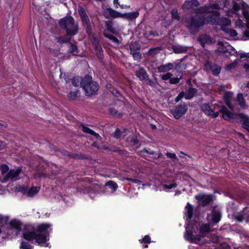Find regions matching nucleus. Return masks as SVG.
Wrapping results in <instances>:
<instances>
[{"label":"nucleus","instance_id":"obj_1","mask_svg":"<svg viewBox=\"0 0 249 249\" xmlns=\"http://www.w3.org/2000/svg\"><path fill=\"white\" fill-rule=\"evenodd\" d=\"M51 225L42 223L38 225L36 229L32 226H26L23 230V237L26 240L31 241L35 239L39 245L47 247L48 244L46 242L49 240V233L47 231Z\"/></svg>","mask_w":249,"mask_h":249},{"label":"nucleus","instance_id":"obj_2","mask_svg":"<svg viewBox=\"0 0 249 249\" xmlns=\"http://www.w3.org/2000/svg\"><path fill=\"white\" fill-rule=\"evenodd\" d=\"M221 6L217 3L210 4L202 8V11L205 13L209 14L207 17L204 15L206 23L228 26L230 24V21L227 18L220 17V14L217 10L220 9Z\"/></svg>","mask_w":249,"mask_h":249},{"label":"nucleus","instance_id":"obj_3","mask_svg":"<svg viewBox=\"0 0 249 249\" xmlns=\"http://www.w3.org/2000/svg\"><path fill=\"white\" fill-rule=\"evenodd\" d=\"M205 24L204 15L201 14H196L192 16L185 21V26L191 34L197 33Z\"/></svg>","mask_w":249,"mask_h":249},{"label":"nucleus","instance_id":"obj_4","mask_svg":"<svg viewBox=\"0 0 249 249\" xmlns=\"http://www.w3.org/2000/svg\"><path fill=\"white\" fill-rule=\"evenodd\" d=\"M59 24L62 29L65 30L68 36H73L78 32V24L75 22L71 16L61 18L59 21Z\"/></svg>","mask_w":249,"mask_h":249},{"label":"nucleus","instance_id":"obj_5","mask_svg":"<svg viewBox=\"0 0 249 249\" xmlns=\"http://www.w3.org/2000/svg\"><path fill=\"white\" fill-rule=\"evenodd\" d=\"M81 86L84 89L86 95L89 96L95 94L99 88L98 84L92 80L90 75L85 76L81 83Z\"/></svg>","mask_w":249,"mask_h":249},{"label":"nucleus","instance_id":"obj_6","mask_svg":"<svg viewBox=\"0 0 249 249\" xmlns=\"http://www.w3.org/2000/svg\"><path fill=\"white\" fill-rule=\"evenodd\" d=\"M233 9L234 11V14L236 16L240 15L239 11L241 9L243 16L247 22V27L248 30L244 32V35L249 38V6L244 3L241 5L240 3L234 2Z\"/></svg>","mask_w":249,"mask_h":249},{"label":"nucleus","instance_id":"obj_7","mask_svg":"<svg viewBox=\"0 0 249 249\" xmlns=\"http://www.w3.org/2000/svg\"><path fill=\"white\" fill-rule=\"evenodd\" d=\"M105 26L107 30L103 32L104 36L111 40L113 42L119 44V40L107 32V31H109L113 34H117L118 33L117 27L115 26L114 23L112 20L106 21L105 22Z\"/></svg>","mask_w":249,"mask_h":249},{"label":"nucleus","instance_id":"obj_8","mask_svg":"<svg viewBox=\"0 0 249 249\" xmlns=\"http://www.w3.org/2000/svg\"><path fill=\"white\" fill-rule=\"evenodd\" d=\"M188 107L187 105L185 103H183L176 106L175 108L171 110L170 111L175 119H179L186 113Z\"/></svg>","mask_w":249,"mask_h":249},{"label":"nucleus","instance_id":"obj_9","mask_svg":"<svg viewBox=\"0 0 249 249\" xmlns=\"http://www.w3.org/2000/svg\"><path fill=\"white\" fill-rule=\"evenodd\" d=\"M21 172V168H18L16 170L11 169L7 173L3 178L1 180V182H5L8 180L16 181L18 179V177Z\"/></svg>","mask_w":249,"mask_h":249},{"label":"nucleus","instance_id":"obj_10","mask_svg":"<svg viewBox=\"0 0 249 249\" xmlns=\"http://www.w3.org/2000/svg\"><path fill=\"white\" fill-rule=\"evenodd\" d=\"M204 69L207 72L212 71L214 75H218L221 71V68L218 65L207 61L204 65Z\"/></svg>","mask_w":249,"mask_h":249},{"label":"nucleus","instance_id":"obj_11","mask_svg":"<svg viewBox=\"0 0 249 249\" xmlns=\"http://www.w3.org/2000/svg\"><path fill=\"white\" fill-rule=\"evenodd\" d=\"M140 46L136 42H131L130 44V52L134 59L139 60L141 58L142 54L140 52Z\"/></svg>","mask_w":249,"mask_h":249},{"label":"nucleus","instance_id":"obj_12","mask_svg":"<svg viewBox=\"0 0 249 249\" xmlns=\"http://www.w3.org/2000/svg\"><path fill=\"white\" fill-rule=\"evenodd\" d=\"M195 198L198 201H201V205L203 206L210 204L213 200L212 195L199 194L196 196Z\"/></svg>","mask_w":249,"mask_h":249},{"label":"nucleus","instance_id":"obj_13","mask_svg":"<svg viewBox=\"0 0 249 249\" xmlns=\"http://www.w3.org/2000/svg\"><path fill=\"white\" fill-rule=\"evenodd\" d=\"M202 111L206 115L216 118L219 115L218 112H214L210 107L208 104H203L200 107Z\"/></svg>","mask_w":249,"mask_h":249},{"label":"nucleus","instance_id":"obj_14","mask_svg":"<svg viewBox=\"0 0 249 249\" xmlns=\"http://www.w3.org/2000/svg\"><path fill=\"white\" fill-rule=\"evenodd\" d=\"M219 112L222 113L223 117L225 120H231L236 118L237 114L231 113L226 107L222 106L219 109Z\"/></svg>","mask_w":249,"mask_h":249},{"label":"nucleus","instance_id":"obj_15","mask_svg":"<svg viewBox=\"0 0 249 249\" xmlns=\"http://www.w3.org/2000/svg\"><path fill=\"white\" fill-rule=\"evenodd\" d=\"M136 76L140 81L144 82L149 76L145 69L142 67L140 68L138 70L135 72Z\"/></svg>","mask_w":249,"mask_h":249},{"label":"nucleus","instance_id":"obj_16","mask_svg":"<svg viewBox=\"0 0 249 249\" xmlns=\"http://www.w3.org/2000/svg\"><path fill=\"white\" fill-rule=\"evenodd\" d=\"M81 20L86 33L88 35H91L92 33V25L89 18H85Z\"/></svg>","mask_w":249,"mask_h":249},{"label":"nucleus","instance_id":"obj_17","mask_svg":"<svg viewBox=\"0 0 249 249\" xmlns=\"http://www.w3.org/2000/svg\"><path fill=\"white\" fill-rule=\"evenodd\" d=\"M233 93L231 91L226 92L224 95V99L227 106L231 109H233L234 106L231 104Z\"/></svg>","mask_w":249,"mask_h":249},{"label":"nucleus","instance_id":"obj_18","mask_svg":"<svg viewBox=\"0 0 249 249\" xmlns=\"http://www.w3.org/2000/svg\"><path fill=\"white\" fill-rule=\"evenodd\" d=\"M237 116L241 119L242 127L245 129L249 128V116L244 113H238Z\"/></svg>","mask_w":249,"mask_h":249},{"label":"nucleus","instance_id":"obj_19","mask_svg":"<svg viewBox=\"0 0 249 249\" xmlns=\"http://www.w3.org/2000/svg\"><path fill=\"white\" fill-rule=\"evenodd\" d=\"M104 15L106 18H109L110 17L118 18L122 16L120 13L111 8L106 9L104 12Z\"/></svg>","mask_w":249,"mask_h":249},{"label":"nucleus","instance_id":"obj_20","mask_svg":"<svg viewBox=\"0 0 249 249\" xmlns=\"http://www.w3.org/2000/svg\"><path fill=\"white\" fill-rule=\"evenodd\" d=\"M126 141L135 149H137L141 145L140 141L133 135L127 137Z\"/></svg>","mask_w":249,"mask_h":249},{"label":"nucleus","instance_id":"obj_21","mask_svg":"<svg viewBox=\"0 0 249 249\" xmlns=\"http://www.w3.org/2000/svg\"><path fill=\"white\" fill-rule=\"evenodd\" d=\"M57 175V171L55 169H52V175H50L49 173H46V172H38L36 174V175L39 178H53V177L56 176Z\"/></svg>","mask_w":249,"mask_h":249},{"label":"nucleus","instance_id":"obj_22","mask_svg":"<svg viewBox=\"0 0 249 249\" xmlns=\"http://www.w3.org/2000/svg\"><path fill=\"white\" fill-rule=\"evenodd\" d=\"M10 227L15 229L17 232L20 231L22 229V223L19 220H12L9 223Z\"/></svg>","mask_w":249,"mask_h":249},{"label":"nucleus","instance_id":"obj_23","mask_svg":"<svg viewBox=\"0 0 249 249\" xmlns=\"http://www.w3.org/2000/svg\"><path fill=\"white\" fill-rule=\"evenodd\" d=\"M173 68L174 64L171 63H168L159 66L157 69L160 72H164L171 70Z\"/></svg>","mask_w":249,"mask_h":249},{"label":"nucleus","instance_id":"obj_24","mask_svg":"<svg viewBox=\"0 0 249 249\" xmlns=\"http://www.w3.org/2000/svg\"><path fill=\"white\" fill-rule=\"evenodd\" d=\"M212 221L214 223H217L221 219V214L219 211L213 209L211 213Z\"/></svg>","mask_w":249,"mask_h":249},{"label":"nucleus","instance_id":"obj_25","mask_svg":"<svg viewBox=\"0 0 249 249\" xmlns=\"http://www.w3.org/2000/svg\"><path fill=\"white\" fill-rule=\"evenodd\" d=\"M201 45L204 48L205 44H211L213 43L212 38L208 35L202 36L199 39Z\"/></svg>","mask_w":249,"mask_h":249},{"label":"nucleus","instance_id":"obj_26","mask_svg":"<svg viewBox=\"0 0 249 249\" xmlns=\"http://www.w3.org/2000/svg\"><path fill=\"white\" fill-rule=\"evenodd\" d=\"M237 101L240 107L243 109H247L248 107L243 97V94L240 93L237 94Z\"/></svg>","mask_w":249,"mask_h":249},{"label":"nucleus","instance_id":"obj_27","mask_svg":"<svg viewBox=\"0 0 249 249\" xmlns=\"http://www.w3.org/2000/svg\"><path fill=\"white\" fill-rule=\"evenodd\" d=\"M198 2L196 0H191L190 1H185L183 5V9H193L194 6H196L198 5Z\"/></svg>","mask_w":249,"mask_h":249},{"label":"nucleus","instance_id":"obj_28","mask_svg":"<svg viewBox=\"0 0 249 249\" xmlns=\"http://www.w3.org/2000/svg\"><path fill=\"white\" fill-rule=\"evenodd\" d=\"M172 49L173 52L176 53H186L188 50L187 47L182 46L179 45L173 46Z\"/></svg>","mask_w":249,"mask_h":249},{"label":"nucleus","instance_id":"obj_29","mask_svg":"<svg viewBox=\"0 0 249 249\" xmlns=\"http://www.w3.org/2000/svg\"><path fill=\"white\" fill-rule=\"evenodd\" d=\"M247 208L244 209V210L241 212L235 213L233 214V217L235 220L239 222H242L244 220L246 215V210Z\"/></svg>","mask_w":249,"mask_h":249},{"label":"nucleus","instance_id":"obj_30","mask_svg":"<svg viewBox=\"0 0 249 249\" xmlns=\"http://www.w3.org/2000/svg\"><path fill=\"white\" fill-rule=\"evenodd\" d=\"M197 90L196 88H190L185 93V98L186 100L192 99L196 93Z\"/></svg>","mask_w":249,"mask_h":249},{"label":"nucleus","instance_id":"obj_31","mask_svg":"<svg viewBox=\"0 0 249 249\" xmlns=\"http://www.w3.org/2000/svg\"><path fill=\"white\" fill-rule=\"evenodd\" d=\"M81 127H82V130L84 133L90 134V135L93 136L94 137H95L96 139L100 138V135L98 133H96L95 132H94L93 130H91L89 128L86 126H84L83 124H81Z\"/></svg>","mask_w":249,"mask_h":249},{"label":"nucleus","instance_id":"obj_32","mask_svg":"<svg viewBox=\"0 0 249 249\" xmlns=\"http://www.w3.org/2000/svg\"><path fill=\"white\" fill-rule=\"evenodd\" d=\"M139 15L138 11H135L124 14L123 16L127 19L132 20L135 19Z\"/></svg>","mask_w":249,"mask_h":249},{"label":"nucleus","instance_id":"obj_33","mask_svg":"<svg viewBox=\"0 0 249 249\" xmlns=\"http://www.w3.org/2000/svg\"><path fill=\"white\" fill-rule=\"evenodd\" d=\"M64 155L69 156L70 158H73L75 159H87L86 155H83L82 154H68L67 151L64 152Z\"/></svg>","mask_w":249,"mask_h":249},{"label":"nucleus","instance_id":"obj_34","mask_svg":"<svg viewBox=\"0 0 249 249\" xmlns=\"http://www.w3.org/2000/svg\"><path fill=\"white\" fill-rule=\"evenodd\" d=\"M211 226L209 223L202 224L199 228V231L201 233L204 234L208 233L210 231Z\"/></svg>","mask_w":249,"mask_h":249},{"label":"nucleus","instance_id":"obj_35","mask_svg":"<svg viewBox=\"0 0 249 249\" xmlns=\"http://www.w3.org/2000/svg\"><path fill=\"white\" fill-rule=\"evenodd\" d=\"M113 136L116 139H123L125 136L124 132H122L119 128H117L113 134Z\"/></svg>","mask_w":249,"mask_h":249},{"label":"nucleus","instance_id":"obj_36","mask_svg":"<svg viewBox=\"0 0 249 249\" xmlns=\"http://www.w3.org/2000/svg\"><path fill=\"white\" fill-rule=\"evenodd\" d=\"M40 188L38 187H33L30 189H28L27 196L32 197L36 195L39 191Z\"/></svg>","mask_w":249,"mask_h":249},{"label":"nucleus","instance_id":"obj_37","mask_svg":"<svg viewBox=\"0 0 249 249\" xmlns=\"http://www.w3.org/2000/svg\"><path fill=\"white\" fill-rule=\"evenodd\" d=\"M188 219H191L193 217V206L189 203H187L185 207Z\"/></svg>","mask_w":249,"mask_h":249},{"label":"nucleus","instance_id":"obj_38","mask_svg":"<svg viewBox=\"0 0 249 249\" xmlns=\"http://www.w3.org/2000/svg\"><path fill=\"white\" fill-rule=\"evenodd\" d=\"M71 36H68L66 34V35L61 36V37H58L56 38V39L57 40V42H59L60 43H65L67 42H70L69 41L71 40Z\"/></svg>","mask_w":249,"mask_h":249},{"label":"nucleus","instance_id":"obj_39","mask_svg":"<svg viewBox=\"0 0 249 249\" xmlns=\"http://www.w3.org/2000/svg\"><path fill=\"white\" fill-rule=\"evenodd\" d=\"M69 50L68 52L70 53H72L73 54H75V53H77L78 48L75 44H73L71 42H69Z\"/></svg>","mask_w":249,"mask_h":249},{"label":"nucleus","instance_id":"obj_40","mask_svg":"<svg viewBox=\"0 0 249 249\" xmlns=\"http://www.w3.org/2000/svg\"><path fill=\"white\" fill-rule=\"evenodd\" d=\"M105 186L109 187L114 192L116 191L118 187L117 184L112 180L107 182Z\"/></svg>","mask_w":249,"mask_h":249},{"label":"nucleus","instance_id":"obj_41","mask_svg":"<svg viewBox=\"0 0 249 249\" xmlns=\"http://www.w3.org/2000/svg\"><path fill=\"white\" fill-rule=\"evenodd\" d=\"M78 12L80 16L81 20L85 18L89 17L87 14L85 10L81 6H79L78 8Z\"/></svg>","mask_w":249,"mask_h":249},{"label":"nucleus","instance_id":"obj_42","mask_svg":"<svg viewBox=\"0 0 249 249\" xmlns=\"http://www.w3.org/2000/svg\"><path fill=\"white\" fill-rule=\"evenodd\" d=\"M140 154H142V153H146L147 154H149V155H151L152 157L156 158L157 156V153L154 151L151 150L150 149L147 148H144L142 150L140 151L139 152Z\"/></svg>","mask_w":249,"mask_h":249},{"label":"nucleus","instance_id":"obj_43","mask_svg":"<svg viewBox=\"0 0 249 249\" xmlns=\"http://www.w3.org/2000/svg\"><path fill=\"white\" fill-rule=\"evenodd\" d=\"M175 64L176 65L175 68L178 71H181L186 68V65L184 63L180 62L178 63H175Z\"/></svg>","mask_w":249,"mask_h":249},{"label":"nucleus","instance_id":"obj_44","mask_svg":"<svg viewBox=\"0 0 249 249\" xmlns=\"http://www.w3.org/2000/svg\"><path fill=\"white\" fill-rule=\"evenodd\" d=\"M171 14L172 15V17L174 19H177V20H179L180 17L178 15V10L176 9H173L171 10Z\"/></svg>","mask_w":249,"mask_h":249},{"label":"nucleus","instance_id":"obj_45","mask_svg":"<svg viewBox=\"0 0 249 249\" xmlns=\"http://www.w3.org/2000/svg\"><path fill=\"white\" fill-rule=\"evenodd\" d=\"M81 80L79 77H73L71 79V82L72 85L75 87H78L79 85H81Z\"/></svg>","mask_w":249,"mask_h":249},{"label":"nucleus","instance_id":"obj_46","mask_svg":"<svg viewBox=\"0 0 249 249\" xmlns=\"http://www.w3.org/2000/svg\"><path fill=\"white\" fill-rule=\"evenodd\" d=\"M20 249H32V246L28 242H22L20 245Z\"/></svg>","mask_w":249,"mask_h":249},{"label":"nucleus","instance_id":"obj_47","mask_svg":"<svg viewBox=\"0 0 249 249\" xmlns=\"http://www.w3.org/2000/svg\"><path fill=\"white\" fill-rule=\"evenodd\" d=\"M160 50V47L151 48L149 49L148 53L150 55H154L159 53Z\"/></svg>","mask_w":249,"mask_h":249},{"label":"nucleus","instance_id":"obj_48","mask_svg":"<svg viewBox=\"0 0 249 249\" xmlns=\"http://www.w3.org/2000/svg\"><path fill=\"white\" fill-rule=\"evenodd\" d=\"M194 236V235H193L191 232L186 230V233L185 234V237L186 240L191 242L193 239Z\"/></svg>","mask_w":249,"mask_h":249},{"label":"nucleus","instance_id":"obj_49","mask_svg":"<svg viewBox=\"0 0 249 249\" xmlns=\"http://www.w3.org/2000/svg\"><path fill=\"white\" fill-rule=\"evenodd\" d=\"M173 76V74L170 72H167L166 74H163L161 76V78L163 81H167L169 80L170 81L171 77Z\"/></svg>","mask_w":249,"mask_h":249},{"label":"nucleus","instance_id":"obj_50","mask_svg":"<svg viewBox=\"0 0 249 249\" xmlns=\"http://www.w3.org/2000/svg\"><path fill=\"white\" fill-rule=\"evenodd\" d=\"M226 33L231 37H235L237 35L236 31L232 29H227Z\"/></svg>","mask_w":249,"mask_h":249},{"label":"nucleus","instance_id":"obj_51","mask_svg":"<svg viewBox=\"0 0 249 249\" xmlns=\"http://www.w3.org/2000/svg\"><path fill=\"white\" fill-rule=\"evenodd\" d=\"M28 189V188L27 187L22 186H19V187H18L17 188L18 191V192H22V193L26 194V195L27 194Z\"/></svg>","mask_w":249,"mask_h":249},{"label":"nucleus","instance_id":"obj_52","mask_svg":"<svg viewBox=\"0 0 249 249\" xmlns=\"http://www.w3.org/2000/svg\"><path fill=\"white\" fill-rule=\"evenodd\" d=\"M181 78V77H180V78H178V77H173V76H172V77H171V78L170 79L169 83L171 84H176L179 83Z\"/></svg>","mask_w":249,"mask_h":249},{"label":"nucleus","instance_id":"obj_53","mask_svg":"<svg viewBox=\"0 0 249 249\" xmlns=\"http://www.w3.org/2000/svg\"><path fill=\"white\" fill-rule=\"evenodd\" d=\"M143 83H145V84L149 85L152 87H155L156 86V83L153 81L149 79V76Z\"/></svg>","mask_w":249,"mask_h":249},{"label":"nucleus","instance_id":"obj_54","mask_svg":"<svg viewBox=\"0 0 249 249\" xmlns=\"http://www.w3.org/2000/svg\"><path fill=\"white\" fill-rule=\"evenodd\" d=\"M237 19L235 21V25L238 27H243L244 23L243 21L240 18L239 16H237Z\"/></svg>","mask_w":249,"mask_h":249},{"label":"nucleus","instance_id":"obj_55","mask_svg":"<svg viewBox=\"0 0 249 249\" xmlns=\"http://www.w3.org/2000/svg\"><path fill=\"white\" fill-rule=\"evenodd\" d=\"M9 170L8 166L6 164H3L0 167V170L2 175H4L6 174Z\"/></svg>","mask_w":249,"mask_h":249},{"label":"nucleus","instance_id":"obj_56","mask_svg":"<svg viewBox=\"0 0 249 249\" xmlns=\"http://www.w3.org/2000/svg\"><path fill=\"white\" fill-rule=\"evenodd\" d=\"M140 241L141 243H151V238L149 236L145 235L142 240H140Z\"/></svg>","mask_w":249,"mask_h":249},{"label":"nucleus","instance_id":"obj_57","mask_svg":"<svg viewBox=\"0 0 249 249\" xmlns=\"http://www.w3.org/2000/svg\"><path fill=\"white\" fill-rule=\"evenodd\" d=\"M183 97H185V93L181 91L179 94L175 98V101L177 103L180 101Z\"/></svg>","mask_w":249,"mask_h":249},{"label":"nucleus","instance_id":"obj_58","mask_svg":"<svg viewBox=\"0 0 249 249\" xmlns=\"http://www.w3.org/2000/svg\"><path fill=\"white\" fill-rule=\"evenodd\" d=\"M126 179L127 180L130 181L131 182H132L133 183L137 184L138 185H140L141 184L143 185L142 184V182L141 180H138V179L131 178H126Z\"/></svg>","mask_w":249,"mask_h":249},{"label":"nucleus","instance_id":"obj_59","mask_svg":"<svg viewBox=\"0 0 249 249\" xmlns=\"http://www.w3.org/2000/svg\"><path fill=\"white\" fill-rule=\"evenodd\" d=\"M163 186L164 189H171L172 188L176 187L177 186V183H171L169 185L163 184Z\"/></svg>","mask_w":249,"mask_h":249},{"label":"nucleus","instance_id":"obj_60","mask_svg":"<svg viewBox=\"0 0 249 249\" xmlns=\"http://www.w3.org/2000/svg\"><path fill=\"white\" fill-rule=\"evenodd\" d=\"M94 48L95 50L96 53H97L100 54L103 51L102 47L100 44L94 46Z\"/></svg>","mask_w":249,"mask_h":249},{"label":"nucleus","instance_id":"obj_61","mask_svg":"<svg viewBox=\"0 0 249 249\" xmlns=\"http://www.w3.org/2000/svg\"><path fill=\"white\" fill-rule=\"evenodd\" d=\"M166 155L168 158H171V159H175V160H177L178 159L176 155L174 153L167 152L166 154Z\"/></svg>","mask_w":249,"mask_h":249},{"label":"nucleus","instance_id":"obj_62","mask_svg":"<svg viewBox=\"0 0 249 249\" xmlns=\"http://www.w3.org/2000/svg\"><path fill=\"white\" fill-rule=\"evenodd\" d=\"M112 151L117 152L120 153V154H125V151L124 150L120 149L118 148H114L112 149Z\"/></svg>","mask_w":249,"mask_h":249},{"label":"nucleus","instance_id":"obj_63","mask_svg":"<svg viewBox=\"0 0 249 249\" xmlns=\"http://www.w3.org/2000/svg\"><path fill=\"white\" fill-rule=\"evenodd\" d=\"M91 43H92L93 47L100 44L99 40L95 37H93L92 39Z\"/></svg>","mask_w":249,"mask_h":249},{"label":"nucleus","instance_id":"obj_64","mask_svg":"<svg viewBox=\"0 0 249 249\" xmlns=\"http://www.w3.org/2000/svg\"><path fill=\"white\" fill-rule=\"evenodd\" d=\"M201 240V238L199 236H194L193 239L191 242H194L195 243L198 244L199 242Z\"/></svg>","mask_w":249,"mask_h":249}]
</instances>
